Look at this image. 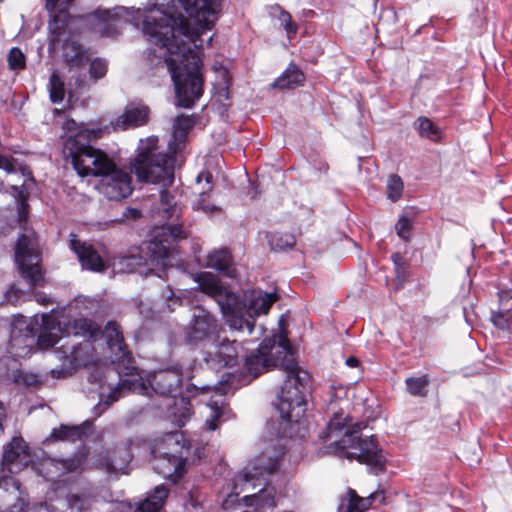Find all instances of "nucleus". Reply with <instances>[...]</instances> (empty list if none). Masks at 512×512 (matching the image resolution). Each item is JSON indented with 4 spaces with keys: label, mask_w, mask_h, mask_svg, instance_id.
<instances>
[{
    "label": "nucleus",
    "mask_w": 512,
    "mask_h": 512,
    "mask_svg": "<svg viewBox=\"0 0 512 512\" xmlns=\"http://www.w3.org/2000/svg\"><path fill=\"white\" fill-rule=\"evenodd\" d=\"M161 202L165 205L172 203L173 197L167 190H162L160 193Z\"/></svg>",
    "instance_id": "nucleus-50"
},
{
    "label": "nucleus",
    "mask_w": 512,
    "mask_h": 512,
    "mask_svg": "<svg viewBox=\"0 0 512 512\" xmlns=\"http://www.w3.org/2000/svg\"><path fill=\"white\" fill-rule=\"evenodd\" d=\"M104 335L107 339L108 347L113 354L111 357L112 363H125L130 359V354L127 351L126 345L122 335L118 330L116 323H108L104 329Z\"/></svg>",
    "instance_id": "nucleus-18"
},
{
    "label": "nucleus",
    "mask_w": 512,
    "mask_h": 512,
    "mask_svg": "<svg viewBox=\"0 0 512 512\" xmlns=\"http://www.w3.org/2000/svg\"><path fill=\"white\" fill-rule=\"evenodd\" d=\"M274 8L279 11V21L284 26L288 36L296 34L297 25L292 22L291 15L287 11L283 10L279 5H276Z\"/></svg>",
    "instance_id": "nucleus-39"
},
{
    "label": "nucleus",
    "mask_w": 512,
    "mask_h": 512,
    "mask_svg": "<svg viewBox=\"0 0 512 512\" xmlns=\"http://www.w3.org/2000/svg\"><path fill=\"white\" fill-rule=\"evenodd\" d=\"M23 381L27 384V385H33L34 383H36V378L31 375V376H26L23 378Z\"/></svg>",
    "instance_id": "nucleus-55"
},
{
    "label": "nucleus",
    "mask_w": 512,
    "mask_h": 512,
    "mask_svg": "<svg viewBox=\"0 0 512 512\" xmlns=\"http://www.w3.org/2000/svg\"><path fill=\"white\" fill-rule=\"evenodd\" d=\"M157 142L155 136L140 140L138 154L131 161V169L141 182L168 187L174 181L172 159L159 151Z\"/></svg>",
    "instance_id": "nucleus-5"
},
{
    "label": "nucleus",
    "mask_w": 512,
    "mask_h": 512,
    "mask_svg": "<svg viewBox=\"0 0 512 512\" xmlns=\"http://www.w3.org/2000/svg\"><path fill=\"white\" fill-rule=\"evenodd\" d=\"M76 85L81 89L88 88L90 86V84L83 79H76Z\"/></svg>",
    "instance_id": "nucleus-53"
},
{
    "label": "nucleus",
    "mask_w": 512,
    "mask_h": 512,
    "mask_svg": "<svg viewBox=\"0 0 512 512\" xmlns=\"http://www.w3.org/2000/svg\"><path fill=\"white\" fill-rule=\"evenodd\" d=\"M329 410L332 411L333 417L329 420L327 429L329 430V433H333L336 431H340L343 428V414L342 412H337L333 407V402H330L329 404Z\"/></svg>",
    "instance_id": "nucleus-41"
},
{
    "label": "nucleus",
    "mask_w": 512,
    "mask_h": 512,
    "mask_svg": "<svg viewBox=\"0 0 512 512\" xmlns=\"http://www.w3.org/2000/svg\"><path fill=\"white\" fill-rule=\"evenodd\" d=\"M500 307L503 308L507 303L512 302V291H500L499 292Z\"/></svg>",
    "instance_id": "nucleus-46"
},
{
    "label": "nucleus",
    "mask_w": 512,
    "mask_h": 512,
    "mask_svg": "<svg viewBox=\"0 0 512 512\" xmlns=\"http://www.w3.org/2000/svg\"><path fill=\"white\" fill-rule=\"evenodd\" d=\"M20 483L12 477H4L0 479V489L3 488L5 491L12 493L17 497Z\"/></svg>",
    "instance_id": "nucleus-42"
},
{
    "label": "nucleus",
    "mask_w": 512,
    "mask_h": 512,
    "mask_svg": "<svg viewBox=\"0 0 512 512\" xmlns=\"http://www.w3.org/2000/svg\"><path fill=\"white\" fill-rule=\"evenodd\" d=\"M169 301H170V303H168V309L170 311L174 310V306L175 305H180L181 304V299L180 298L170 299Z\"/></svg>",
    "instance_id": "nucleus-52"
},
{
    "label": "nucleus",
    "mask_w": 512,
    "mask_h": 512,
    "mask_svg": "<svg viewBox=\"0 0 512 512\" xmlns=\"http://www.w3.org/2000/svg\"><path fill=\"white\" fill-rule=\"evenodd\" d=\"M194 120L190 116H178L173 125V139L176 149L185 141L188 131L194 126Z\"/></svg>",
    "instance_id": "nucleus-28"
},
{
    "label": "nucleus",
    "mask_w": 512,
    "mask_h": 512,
    "mask_svg": "<svg viewBox=\"0 0 512 512\" xmlns=\"http://www.w3.org/2000/svg\"><path fill=\"white\" fill-rule=\"evenodd\" d=\"M194 280L199 290L218 304L230 329L238 331L246 329L249 334L254 330L256 317L267 314L277 300L275 293L251 290L245 293L242 301L236 293L223 286L218 277L211 272L195 274Z\"/></svg>",
    "instance_id": "nucleus-3"
},
{
    "label": "nucleus",
    "mask_w": 512,
    "mask_h": 512,
    "mask_svg": "<svg viewBox=\"0 0 512 512\" xmlns=\"http://www.w3.org/2000/svg\"><path fill=\"white\" fill-rule=\"evenodd\" d=\"M341 446L342 453H345L348 459H356L360 463H365L376 473L384 469V457L378 445L372 438H358L352 432L343 440Z\"/></svg>",
    "instance_id": "nucleus-12"
},
{
    "label": "nucleus",
    "mask_w": 512,
    "mask_h": 512,
    "mask_svg": "<svg viewBox=\"0 0 512 512\" xmlns=\"http://www.w3.org/2000/svg\"><path fill=\"white\" fill-rule=\"evenodd\" d=\"M71 236V249L77 254L82 267L95 272L103 271L105 264L93 246L76 239L75 235Z\"/></svg>",
    "instance_id": "nucleus-17"
},
{
    "label": "nucleus",
    "mask_w": 512,
    "mask_h": 512,
    "mask_svg": "<svg viewBox=\"0 0 512 512\" xmlns=\"http://www.w3.org/2000/svg\"><path fill=\"white\" fill-rule=\"evenodd\" d=\"M303 81L304 74L295 65H290L272 85L280 89H290L297 87Z\"/></svg>",
    "instance_id": "nucleus-26"
},
{
    "label": "nucleus",
    "mask_w": 512,
    "mask_h": 512,
    "mask_svg": "<svg viewBox=\"0 0 512 512\" xmlns=\"http://www.w3.org/2000/svg\"><path fill=\"white\" fill-rule=\"evenodd\" d=\"M240 345L227 337H216L206 346L204 360L211 367L234 366L238 361Z\"/></svg>",
    "instance_id": "nucleus-13"
},
{
    "label": "nucleus",
    "mask_w": 512,
    "mask_h": 512,
    "mask_svg": "<svg viewBox=\"0 0 512 512\" xmlns=\"http://www.w3.org/2000/svg\"><path fill=\"white\" fill-rule=\"evenodd\" d=\"M49 95L53 103H60L65 96V87L63 81L56 72H53L49 80Z\"/></svg>",
    "instance_id": "nucleus-29"
},
{
    "label": "nucleus",
    "mask_w": 512,
    "mask_h": 512,
    "mask_svg": "<svg viewBox=\"0 0 512 512\" xmlns=\"http://www.w3.org/2000/svg\"><path fill=\"white\" fill-rule=\"evenodd\" d=\"M218 327L217 319L203 308H195L192 318L185 329V338L189 343H198L206 339Z\"/></svg>",
    "instance_id": "nucleus-14"
},
{
    "label": "nucleus",
    "mask_w": 512,
    "mask_h": 512,
    "mask_svg": "<svg viewBox=\"0 0 512 512\" xmlns=\"http://www.w3.org/2000/svg\"><path fill=\"white\" fill-rule=\"evenodd\" d=\"M154 469L164 478H172L180 475V471L184 465V458L173 457L168 455H154Z\"/></svg>",
    "instance_id": "nucleus-22"
},
{
    "label": "nucleus",
    "mask_w": 512,
    "mask_h": 512,
    "mask_svg": "<svg viewBox=\"0 0 512 512\" xmlns=\"http://www.w3.org/2000/svg\"><path fill=\"white\" fill-rule=\"evenodd\" d=\"M278 353L283 354L281 370L285 381L277 394L276 407L283 420L297 422L305 412L306 401L302 388L306 373L300 370L292 351L285 345L278 347Z\"/></svg>",
    "instance_id": "nucleus-4"
},
{
    "label": "nucleus",
    "mask_w": 512,
    "mask_h": 512,
    "mask_svg": "<svg viewBox=\"0 0 512 512\" xmlns=\"http://www.w3.org/2000/svg\"><path fill=\"white\" fill-rule=\"evenodd\" d=\"M411 226H412L411 220L409 218H407L405 215H402L395 225L397 235L401 239L408 241L410 239Z\"/></svg>",
    "instance_id": "nucleus-40"
},
{
    "label": "nucleus",
    "mask_w": 512,
    "mask_h": 512,
    "mask_svg": "<svg viewBox=\"0 0 512 512\" xmlns=\"http://www.w3.org/2000/svg\"><path fill=\"white\" fill-rule=\"evenodd\" d=\"M72 0H46V9L52 19L49 24L50 30L59 35L64 28L68 18L67 9Z\"/></svg>",
    "instance_id": "nucleus-20"
},
{
    "label": "nucleus",
    "mask_w": 512,
    "mask_h": 512,
    "mask_svg": "<svg viewBox=\"0 0 512 512\" xmlns=\"http://www.w3.org/2000/svg\"><path fill=\"white\" fill-rule=\"evenodd\" d=\"M21 291L19 289H16L15 287H11L7 293H6V299L7 301L11 303H15L18 298L20 297Z\"/></svg>",
    "instance_id": "nucleus-49"
},
{
    "label": "nucleus",
    "mask_w": 512,
    "mask_h": 512,
    "mask_svg": "<svg viewBox=\"0 0 512 512\" xmlns=\"http://www.w3.org/2000/svg\"><path fill=\"white\" fill-rule=\"evenodd\" d=\"M219 399H222V396H219ZM214 401H215V400H211V402H210V403H212V402H214ZM217 401L219 402V404H220V403H222V405H221V407H222V406H223V400H220V401H219V400H217Z\"/></svg>",
    "instance_id": "nucleus-61"
},
{
    "label": "nucleus",
    "mask_w": 512,
    "mask_h": 512,
    "mask_svg": "<svg viewBox=\"0 0 512 512\" xmlns=\"http://www.w3.org/2000/svg\"><path fill=\"white\" fill-rule=\"evenodd\" d=\"M82 429L78 426H61L59 429L54 430L53 437L58 440L76 441L80 438Z\"/></svg>",
    "instance_id": "nucleus-35"
},
{
    "label": "nucleus",
    "mask_w": 512,
    "mask_h": 512,
    "mask_svg": "<svg viewBox=\"0 0 512 512\" xmlns=\"http://www.w3.org/2000/svg\"><path fill=\"white\" fill-rule=\"evenodd\" d=\"M90 135L97 137L86 130L70 132L64 141V152L71 157L75 170L82 177L100 176L97 188L107 199L119 201L128 197L133 191L131 175L117 167L106 153L90 146Z\"/></svg>",
    "instance_id": "nucleus-2"
},
{
    "label": "nucleus",
    "mask_w": 512,
    "mask_h": 512,
    "mask_svg": "<svg viewBox=\"0 0 512 512\" xmlns=\"http://www.w3.org/2000/svg\"><path fill=\"white\" fill-rule=\"evenodd\" d=\"M212 178V174L208 171L200 172L196 178V189L199 194V200L195 205L197 209L208 214L218 210L217 206L207 202L208 194L213 189Z\"/></svg>",
    "instance_id": "nucleus-21"
},
{
    "label": "nucleus",
    "mask_w": 512,
    "mask_h": 512,
    "mask_svg": "<svg viewBox=\"0 0 512 512\" xmlns=\"http://www.w3.org/2000/svg\"><path fill=\"white\" fill-rule=\"evenodd\" d=\"M76 325L80 326L85 335H88L89 338L96 337L97 327L93 322L87 319H79L76 321Z\"/></svg>",
    "instance_id": "nucleus-43"
},
{
    "label": "nucleus",
    "mask_w": 512,
    "mask_h": 512,
    "mask_svg": "<svg viewBox=\"0 0 512 512\" xmlns=\"http://www.w3.org/2000/svg\"><path fill=\"white\" fill-rule=\"evenodd\" d=\"M377 497V494L372 493L366 498L359 497L355 491L349 490L347 498L343 499L339 510L340 512H364L372 503V500Z\"/></svg>",
    "instance_id": "nucleus-24"
},
{
    "label": "nucleus",
    "mask_w": 512,
    "mask_h": 512,
    "mask_svg": "<svg viewBox=\"0 0 512 512\" xmlns=\"http://www.w3.org/2000/svg\"><path fill=\"white\" fill-rule=\"evenodd\" d=\"M220 97H225L226 99H228V90H227V88H223L220 91Z\"/></svg>",
    "instance_id": "nucleus-57"
},
{
    "label": "nucleus",
    "mask_w": 512,
    "mask_h": 512,
    "mask_svg": "<svg viewBox=\"0 0 512 512\" xmlns=\"http://www.w3.org/2000/svg\"><path fill=\"white\" fill-rule=\"evenodd\" d=\"M219 7V0H167L165 11L153 8L143 20V32L169 54H163V65L182 107H191L202 95L200 35L212 29Z\"/></svg>",
    "instance_id": "nucleus-1"
},
{
    "label": "nucleus",
    "mask_w": 512,
    "mask_h": 512,
    "mask_svg": "<svg viewBox=\"0 0 512 512\" xmlns=\"http://www.w3.org/2000/svg\"><path fill=\"white\" fill-rule=\"evenodd\" d=\"M61 329L55 323L51 315H42V326L37 338L41 348H49L62 340ZM36 344V329L32 321L24 316H18L13 320L9 346L16 356H25L30 353Z\"/></svg>",
    "instance_id": "nucleus-6"
},
{
    "label": "nucleus",
    "mask_w": 512,
    "mask_h": 512,
    "mask_svg": "<svg viewBox=\"0 0 512 512\" xmlns=\"http://www.w3.org/2000/svg\"><path fill=\"white\" fill-rule=\"evenodd\" d=\"M491 322L493 325L506 333L512 331V302L507 303L505 307L499 308L497 311H492Z\"/></svg>",
    "instance_id": "nucleus-27"
},
{
    "label": "nucleus",
    "mask_w": 512,
    "mask_h": 512,
    "mask_svg": "<svg viewBox=\"0 0 512 512\" xmlns=\"http://www.w3.org/2000/svg\"><path fill=\"white\" fill-rule=\"evenodd\" d=\"M180 404H181V406H182V408H183V411H182V413H181L180 417H179L178 419H176V420H175V421H176V424H177L179 427H181V426L185 425L186 421H187V420H188V418L190 417V409H189V407H188V402H187L184 398H182V399L180 400Z\"/></svg>",
    "instance_id": "nucleus-45"
},
{
    "label": "nucleus",
    "mask_w": 512,
    "mask_h": 512,
    "mask_svg": "<svg viewBox=\"0 0 512 512\" xmlns=\"http://www.w3.org/2000/svg\"><path fill=\"white\" fill-rule=\"evenodd\" d=\"M186 441L180 432H170L154 440L151 451L153 455H168L184 458Z\"/></svg>",
    "instance_id": "nucleus-16"
},
{
    "label": "nucleus",
    "mask_w": 512,
    "mask_h": 512,
    "mask_svg": "<svg viewBox=\"0 0 512 512\" xmlns=\"http://www.w3.org/2000/svg\"><path fill=\"white\" fill-rule=\"evenodd\" d=\"M296 243L293 234L290 233H274L269 238V244L273 250H284L292 248Z\"/></svg>",
    "instance_id": "nucleus-30"
},
{
    "label": "nucleus",
    "mask_w": 512,
    "mask_h": 512,
    "mask_svg": "<svg viewBox=\"0 0 512 512\" xmlns=\"http://www.w3.org/2000/svg\"><path fill=\"white\" fill-rule=\"evenodd\" d=\"M82 504H83V500L79 496H77V495L70 496L69 505L73 510L75 509L78 512H80L83 509Z\"/></svg>",
    "instance_id": "nucleus-47"
},
{
    "label": "nucleus",
    "mask_w": 512,
    "mask_h": 512,
    "mask_svg": "<svg viewBox=\"0 0 512 512\" xmlns=\"http://www.w3.org/2000/svg\"><path fill=\"white\" fill-rule=\"evenodd\" d=\"M285 345L289 350L288 339L286 336L279 337V343L276 345L275 338L265 339L260 347L245 358V369L249 375L256 377L270 367H279L283 354L278 353V347Z\"/></svg>",
    "instance_id": "nucleus-11"
},
{
    "label": "nucleus",
    "mask_w": 512,
    "mask_h": 512,
    "mask_svg": "<svg viewBox=\"0 0 512 512\" xmlns=\"http://www.w3.org/2000/svg\"><path fill=\"white\" fill-rule=\"evenodd\" d=\"M414 126L422 137H427L433 141L440 139L439 131L429 119L420 117L415 121Z\"/></svg>",
    "instance_id": "nucleus-31"
},
{
    "label": "nucleus",
    "mask_w": 512,
    "mask_h": 512,
    "mask_svg": "<svg viewBox=\"0 0 512 512\" xmlns=\"http://www.w3.org/2000/svg\"><path fill=\"white\" fill-rule=\"evenodd\" d=\"M346 364L350 367H356L359 364V361L355 357H350L346 360Z\"/></svg>",
    "instance_id": "nucleus-54"
},
{
    "label": "nucleus",
    "mask_w": 512,
    "mask_h": 512,
    "mask_svg": "<svg viewBox=\"0 0 512 512\" xmlns=\"http://www.w3.org/2000/svg\"><path fill=\"white\" fill-rule=\"evenodd\" d=\"M206 265L228 277H235V268L232 266L230 253L226 249L214 250L209 253Z\"/></svg>",
    "instance_id": "nucleus-23"
},
{
    "label": "nucleus",
    "mask_w": 512,
    "mask_h": 512,
    "mask_svg": "<svg viewBox=\"0 0 512 512\" xmlns=\"http://www.w3.org/2000/svg\"><path fill=\"white\" fill-rule=\"evenodd\" d=\"M222 403L219 404L218 401H214L208 404L209 415L205 420V426L207 430L213 431L218 427V420L222 416L221 410Z\"/></svg>",
    "instance_id": "nucleus-34"
},
{
    "label": "nucleus",
    "mask_w": 512,
    "mask_h": 512,
    "mask_svg": "<svg viewBox=\"0 0 512 512\" xmlns=\"http://www.w3.org/2000/svg\"><path fill=\"white\" fill-rule=\"evenodd\" d=\"M5 418V413H4V408L2 406V404L0 403V430L2 431V422Z\"/></svg>",
    "instance_id": "nucleus-56"
},
{
    "label": "nucleus",
    "mask_w": 512,
    "mask_h": 512,
    "mask_svg": "<svg viewBox=\"0 0 512 512\" xmlns=\"http://www.w3.org/2000/svg\"><path fill=\"white\" fill-rule=\"evenodd\" d=\"M188 235L189 232L180 224L167 225L157 229L146 246L149 265L163 268L169 266L172 242L185 239Z\"/></svg>",
    "instance_id": "nucleus-10"
},
{
    "label": "nucleus",
    "mask_w": 512,
    "mask_h": 512,
    "mask_svg": "<svg viewBox=\"0 0 512 512\" xmlns=\"http://www.w3.org/2000/svg\"><path fill=\"white\" fill-rule=\"evenodd\" d=\"M64 57L71 70H77L89 61V56L86 51L74 42L65 46Z\"/></svg>",
    "instance_id": "nucleus-25"
},
{
    "label": "nucleus",
    "mask_w": 512,
    "mask_h": 512,
    "mask_svg": "<svg viewBox=\"0 0 512 512\" xmlns=\"http://www.w3.org/2000/svg\"><path fill=\"white\" fill-rule=\"evenodd\" d=\"M101 466L107 471V472H117L119 470H122V466L117 463L116 459L110 458L108 456H103L101 460Z\"/></svg>",
    "instance_id": "nucleus-44"
},
{
    "label": "nucleus",
    "mask_w": 512,
    "mask_h": 512,
    "mask_svg": "<svg viewBox=\"0 0 512 512\" xmlns=\"http://www.w3.org/2000/svg\"><path fill=\"white\" fill-rule=\"evenodd\" d=\"M403 182L401 178L395 174L388 177L387 180V195L388 198L395 202L398 201L402 195Z\"/></svg>",
    "instance_id": "nucleus-33"
},
{
    "label": "nucleus",
    "mask_w": 512,
    "mask_h": 512,
    "mask_svg": "<svg viewBox=\"0 0 512 512\" xmlns=\"http://www.w3.org/2000/svg\"><path fill=\"white\" fill-rule=\"evenodd\" d=\"M128 215H125L126 217H131L133 219H136L140 216V211L134 208H130L127 210Z\"/></svg>",
    "instance_id": "nucleus-51"
},
{
    "label": "nucleus",
    "mask_w": 512,
    "mask_h": 512,
    "mask_svg": "<svg viewBox=\"0 0 512 512\" xmlns=\"http://www.w3.org/2000/svg\"><path fill=\"white\" fill-rule=\"evenodd\" d=\"M427 385L428 379L425 376L406 379L407 390L413 396H424Z\"/></svg>",
    "instance_id": "nucleus-32"
},
{
    "label": "nucleus",
    "mask_w": 512,
    "mask_h": 512,
    "mask_svg": "<svg viewBox=\"0 0 512 512\" xmlns=\"http://www.w3.org/2000/svg\"><path fill=\"white\" fill-rule=\"evenodd\" d=\"M7 61L11 70H22L26 66V57L17 47H14L9 51Z\"/></svg>",
    "instance_id": "nucleus-37"
},
{
    "label": "nucleus",
    "mask_w": 512,
    "mask_h": 512,
    "mask_svg": "<svg viewBox=\"0 0 512 512\" xmlns=\"http://www.w3.org/2000/svg\"><path fill=\"white\" fill-rule=\"evenodd\" d=\"M38 302H41L43 304H46V302L48 301L45 297H40L37 299Z\"/></svg>",
    "instance_id": "nucleus-60"
},
{
    "label": "nucleus",
    "mask_w": 512,
    "mask_h": 512,
    "mask_svg": "<svg viewBox=\"0 0 512 512\" xmlns=\"http://www.w3.org/2000/svg\"><path fill=\"white\" fill-rule=\"evenodd\" d=\"M148 120V109L145 106H128L113 122L116 129H128L145 124Z\"/></svg>",
    "instance_id": "nucleus-19"
},
{
    "label": "nucleus",
    "mask_w": 512,
    "mask_h": 512,
    "mask_svg": "<svg viewBox=\"0 0 512 512\" xmlns=\"http://www.w3.org/2000/svg\"><path fill=\"white\" fill-rule=\"evenodd\" d=\"M182 383V374L177 368L159 370L148 378V386L138 375L131 374L129 378L122 379L118 386L107 397V403H113L120 397L124 389L150 395L154 391L162 396H174Z\"/></svg>",
    "instance_id": "nucleus-8"
},
{
    "label": "nucleus",
    "mask_w": 512,
    "mask_h": 512,
    "mask_svg": "<svg viewBox=\"0 0 512 512\" xmlns=\"http://www.w3.org/2000/svg\"><path fill=\"white\" fill-rule=\"evenodd\" d=\"M15 261L22 277L27 279L32 287L42 285L39 247L33 231H26L18 238L15 247Z\"/></svg>",
    "instance_id": "nucleus-9"
},
{
    "label": "nucleus",
    "mask_w": 512,
    "mask_h": 512,
    "mask_svg": "<svg viewBox=\"0 0 512 512\" xmlns=\"http://www.w3.org/2000/svg\"><path fill=\"white\" fill-rule=\"evenodd\" d=\"M29 462L27 446L22 438L14 437L5 447L2 464L10 473L21 471Z\"/></svg>",
    "instance_id": "nucleus-15"
},
{
    "label": "nucleus",
    "mask_w": 512,
    "mask_h": 512,
    "mask_svg": "<svg viewBox=\"0 0 512 512\" xmlns=\"http://www.w3.org/2000/svg\"><path fill=\"white\" fill-rule=\"evenodd\" d=\"M108 71L107 62L101 58H95L90 62L89 75L93 83L103 78Z\"/></svg>",
    "instance_id": "nucleus-36"
},
{
    "label": "nucleus",
    "mask_w": 512,
    "mask_h": 512,
    "mask_svg": "<svg viewBox=\"0 0 512 512\" xmlns=\"http://www.w3.org/2000/svg\"><path fill=\"white\" fill-rule=\"evenodd\" d=\"M67 469L69 471H73V470L77 469V466L74 464V461H72V463L68 466Z\"/></svg>",
    "instance_id": "nucleus-59"
},
{
    "label": "nucleus",
    "mask_w": 512,
    "mask_h": 512,
    "mask_svg": "<svg viewBox=\"0 0 512 512\" xmlns=\"http://www.w3.org/2000/svg\"><path fill=\"white\" fill-rule=\"evenodd\" d=\"M0 168L8 173L15 172L16 170L14 164L8 158L2 156H0Z\"/></svg>",
    "instance_id": "nucleus-48"
},
{
    "label": "nucleus",
    "mask_w": 512,
    "mask_h": 512,
    "mask_svg": "<svg viewBox=\"0 0 512 512\" xmlns=\"http://www.w3.org/2000/svg\"><path fill=\"white\" fill-rule=\"evenodd\" d=\"M76 125L75 121L71 120V121H67L66 123V126H67V129L69 131H71L72 127H74Z\"/></svg>",
    "instance_id": "nucleus-58"
},
{
    "label": "nucleus",
    "mask_w": 512,
    "mask_h": 512,
    "mask_svg": "<svg viewBox=\"0 0 512 512\" xmlns=\"http://www.w3.org/2000/svg\"><path fill=\"white\" fill-rule=\"evenodd\" d=\"M282 451H264L247 466L239 472L233 479V492L227 495L222 506L225 510L232 507L237 501V497L241 492H250L264 485L265 477L274 473L278 468L279 459Z\"/></svg>",
    "instance_id": "nucleus-7"
},
{
    "label": "nucleus",
    "mask_w": 512,
    "mask_h": 512,
    "mask_svg": "<svg viewBox=\"0 0 512 512\" xmlns=\"http://www.w3.org/2000/svg\"><path fill=\"white\" fill-rule=\"evenodd\" d=\"M143 258L139 255H131L124 257L121 260L122 270L126 272H139L143 274V270L141 269Z\"/></svg>",
    "instance_id": "nucleus-38"
}]
</instances>
